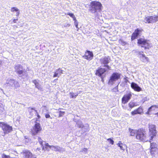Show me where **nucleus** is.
<instances>
[{
	"instance_id": "f257e3e1",
	"label": "nucleus",
	"mask_w": 158,
	"mask_h": 158,
	"mask_svg": "<svg viewBox=\"0 0 158 158\" xmlns=\"http://www.w3.org/2000/svg\"><path fill=\"white\" fill-rule=\"evenodd\" d=\"M110 60L109 57H105L100 60L101 63L104 64L105 67L99 69V77L101 78V81L103 82H104V78L108 73L109 70L111 69V67L107 64L109 63Z\"/></svg>"
},
{
	"instance_id": "f03ea898",
	"label": "nucleus",
	"mask_w": 158,
	"mask_h": 158,
	"mask_svg": "<svg viewBox=\"0 0 158 158\" xmlns=\"http://www.w3.org/2000/svg\"><path fill=\"white\" fill-rule=\"evenodd\" d=\"M0 127L3 131L2 136H4L6 134L11 132L13 131L12 127L4 122H0Z\"/></svg>"
},
{
	"instance_id": "7ed1b4c3",
	"label": "nucleus",
	"mask_w": 158,
	"mask_h": 158,
	"mask_svg": "<svg viewBox=\"0 0 158 158\" xmlns=\"http://www.w3.org/2000/svg\"><path fill=\"white\" fill-rule=\"evenodd\" d=\"M35 123L31 130L30 132L32 135H35L42 131V128L39 123L35 121Z\"/></svg>"
},
{
	"instance_id": "20e7f679",
	"label": "nucleus",
	"mask_w": 158,
	"mask_h": 158,
	"mask_svg": "<svg viewBox=\"0 0 158 158\" xmlns=\"http://www.w3.org/2000/svg\"><path fill=\"white\" fill-rule=\"evenodd\" d=\"M28 112H29V118H31L33 117L34 115L33 111H34L36 113V115L37 118H36L35 120L36 122L40 121L41 117L38 112L33 107H29L28 108Z\"/></svg>"
},
{
	"instance_id": "39448f33",
	"label": "nucleus",
	"mask_w": 158,
	"mask_h": 158,
	"mask_svg": "<svg viewBox=\"0 0 158 158\" xmlns=\"http://www.w3.org/2000/svg\"><path fill=\"white\" fill-rule=\"evenodd\" d=\"M6 86L11 87L14 86L15 88L20 87L18 81L13 79H8L7 80L6 82L4 84Z\"/></svg>"
},
{
	"instance_id": "423d86ee",
	"label": "nucleus",
	"mask_w": 158,
	"mask_h": 158,
	"mask_svg": "<svg viewBox=\"0 0 158 158\" xmlns=\"http://www.w3.org/2000/svg\"><path fill=\"white\" fill-rule=\"evenodd\" d=\"M149 129L150 135L149 136V142H151V140H152L154 137L156 135V131L155 125L152 124H149Z\"/></svg>"
},
{
	"instance_id": "0eeeda50",
	"label": "nucleus",
	"mask_w": 158,
	"mask_h": 158,
	"mask_svg": "<svg viewBox=\"0 0 158 158\" xmlns=\"http://www.w3.org/2000/svg\"><path fill=\"white\" fill-rule=\"evenodd\" d=\"M136 139L142 141H148V139H147L145 135V132L143 130H139L138 133L136 135Z\"/></svg>"
},
{
	"instance_id": "6e6552de",
	"label": "nucleus",
	"mask_w": 158,
	"mask_h": 158,
	"mask_svg": "<svg viewBox=\"0 0 158 158\" xmlns=\"http://www.w3.org/2000/svg\"><path fill=\"white\" fill-rule=\"evenodd\" d=\"M120 74L117 73H113L110 77L108 83L112 85L120 78Z\"/></svg>"
},
{
	"instance_id": "1a4fd4ad",
	"label": "nucleus",
	"mask_w": 158,
	"mask_h": 158,
	"mask_svg": "<svg viewBox=\"0 0 158 158\" xmlns=\"http://www.w3.org/2000/svg\"><path fill=\"white\" fill-rule=\"evenodd\" d=\"M158 20V16H148L145 17L144 19V22L145 23H152L156 22Z\"/></svg>"
},
{
	"instance_id": "9d476101",
	"label": "nucleus",
	"mask_w": 158,
	"mask_h": 158,
	"mask_svg": "<svg viewBox=\"0 0 158 158\" xmlns=\"http://www.w3.org/2000/svg\"><path fill=\"white\" fill-rule=\"evenodd\" d=\"M138 43L141 45L142 47H144L145 49H149L150 47L148 41L143 38H140L138 40Z\"/></svg>"
},
{
	"instance_id": "9b49d317",
	"label": "nucleus",
	"mask_w": 158,
	"mask_h": 158,
	"mask_svg": "<svg viewBox=\"0 0 158 158\" xmlns=\"http://www.w3.org/2000/svg\"><path fill=\"white\" fill-rule=\"evenodd\" d=\"M99 8V2L95 1L91 2L90 10L92 13H94Z\"/></svg>"
},
{
	"instance_id": "f8f14e48",
	"label": "nucleus",
	"mask_w": 158,
	"mask_h": 158,
	"mask_svg": "<svg viewBox=\"0 0 158 158\" xmlns=\"http://www.w3.org/2000/svg\"><path fill=\"white\" fill-rule=\"evenodd\" d=\"M82 57L85 59L90 61L92 60L93 57V54L92 52L87 50L85 52L84 55Z\"/></svg>"
},
{
	"instance_id": "ddd939ff",
	"label": "nucleus",
	"mask_w": 158,
	"mask_h": 158,
	"mask_svg": "<svg viewBox=\"0 0 158 158\" xmlns=\"http://www.w3.org/2000/svg\"><path fill=\"white\" fill-rule=\"evenodd\" d=\"M23 158H35L32 153L28 150H23L22 152Z\"/></svg>"
},
{
	"instance_id": "4468645a",
	"label": "nucleus",
	"mask_w": 158,
	"mask_h": 158,
	"mask_svg": "<svg viewBox=\"0 0 158 158\" xmlns=\"http://www.w3.org/2000/svg\"><path fill=\"white\" fill-rule=\"evenodd\" d=\"M23 66L20 64H17L15 66L14 68L16 73L18 75L23 74L26 71L23 69Z\"/></svg>"
},
{
	"instance_id": "2eb2a0df",
	"label": "nucleus",
	"mask_w": 158,
	"mask_h": 158,
	"mask_svg": "<svg viewBox=\"0 0 158 158\" xmlns=\"http://www.w3.org/2000/svg\"><path fill=\"white\" fill-rule=\"evenodd\" d=\"M132 96V93L131 92L124 95L122 98V103L125 104L127 102L131 99Z\"/></svg>"
},
{
	"instance_id": "dca6fc26",
	"label": "nucleus",
	"mask_w": 158,
	"mask_h": 158,
	"mask_svg": "<svg viewBox=\"0 0 158 158\" xmlns=\"http://www.w3.org/2000/svg\"><path fill=\"white\" fill-rule=\"evenodd\" d=\"M143 52H139L138 54L141 60L143 62H148L149 61V59L143 54Z\"/></svg>"
},
{
	"instance_id": "f3484780",
	"label": "nucleus",
	"mask_w": 158,
	"mask_h": 158,
	"mask_svg": "<svg viewBox=\"0 0 158 158\" xmlns=\"http://www.w3.org/2000/svg\"><path fill=\"white\" fill-rule=\"evenodd\" d=\"M142 30L137 29L135 30V32L133 33L131 35V40H133L135 39L142 32Z\"/></svg>"
},
{
	"instance_id": "a211bd4d",
	"label": "nucleus",
	"mask_w": 158,
	"mask_h": 158,
	"mask_svg": "<svg viewBox=\"0 0 158 158\" xmlns=\"http://www.w3.org/2000/svg\"><path fill=\"white\" fill-rule=\"evenodd\" d=\"M131 87L135 91L139 92L142 90L141 88L136 83L132 82L131 84Z\"/></svg>"
},
{
	"instance_id": "6ab92c4d",
	"label": "nucleus",
	"mask_w": 158,
	"mask_h": 158,
	"mask_svg": "<svg viewBox=\"0 0 158 158\" xmlns=\"http://www.w3.org/2000/svg\"><path fill=\"white\" fill-rule=\"evenodd\" d=\"M6 113L5 105L2 103H0V115H3Z\"/></svg>"
},
{
	"instance_id": "aec40b11",
	"label": "nucleus",
	"mask_w": 158,
	"mask_h": 158,
	"mask_svg": "<svg viewBox=\"0 0 158 158\" xmlns=\"http://www.w3.org/2000/svg\"><path fill=\"white\" fill-rule=\"evenodd\" d=\"M32 82L35 84V87L39 89H41V85L39 83L40 81L38 79H35L32 81Z\"/></svg>"
},
{
	"instance_id": "412c9836",
	"label": "nucleus",
	"mask_w": 158,
	"mask_h": 158,
	"mask_svg": "<svg viewBox=\"0 0 158 158\" xmlns=\"http://www.w3.org/2000/svg\"><path fill=\"white\" fill-rule=\"evenodd\" d=\"M117 145L118 147L120 148V149L123 150V151H124L125 148L127 147L126 145L122 143L120 141L117 143Z\"/></svg>"
},
{
	"instance_id": "4be33fe9",
	"label": "nucleus",
	"mask_w": 158,
	"mask_h": 158,
	"mask_svg": "<svg viewBox=\"0 0 158 158\" xmlns=\"http://www.w3.org/2000/svg\"><path fill=\"white\" fill-rule=\"evenodd\" d=\"M129 131L130 132L131 135L134 136L136 134V135H137L138 131V130H135L131 129V128H129Z\"/></svg>"
},
{
	"instance_id": "5701e85b",
	"label": "nucleus",
	"mask_w": 158,
	"mask_h": 158,
	"mask_svg": "<svg viewBox=\"0 0 158 158\" xmlns=\"http://www.w3.org/2000/svg\"><path fill=\"white\" fill-rule=\"evenodd\" d=\"M10 11L13 12L15 11L18 12L16 15L17 16H18L19 14V10L16 7H14L11 8Z\"/></svg>"
},
{
	"instance_id": "b1692460",
	"label": "nucleus",
	"mask_w": 158,
	"mask_h": 158,
	"mask_svg": "<svg viewBox=\"0 0 158 158\" xmlns=\"http://www.w3.org/2000/svg\"><path fill=\"white\" fill-rule=\"evenodd\" d=\"M157 147V145L155 143H151L150 148L151 151H154Z\"/></svg>"
},
{
	"instance_id": "393cba45",
	"label": "nucleus",
	"mask_w": 158,
	"mask_h": 158,
	"mask_svg": "<svg viewBox=\"0 0 158 158\" xmlns=\"http://www.w3.org/2000/svg\"><path fill=\"white\" fill-rule=\"evenodd\" d=\"M69 94L70 95V97L71 98H75L78 96V93L70 92Z\"/></svg>"
},
{
	"instance_id": "a878e982",
	"label": "nucleus",
	"mask_w": 158,
	"mask_h": 158,
	"mask_svg": "<svg viewBox=\"0 0 158 158\" xmlns=\"http://www.w3.org/2000/svg\"><path fill=\"white\" fill-rule=\"evenodd\" d=\"M128 105L130 108H132L134 107L138 106V105L136 103L131 102L129 103Z\"/></svg>"
},
{
	"instance_id": "bb28decb",
	"label": "nucleus",
	"mask_w": 158,
	"mask_h": 158,
	"mask_svg": "<svg viewBox=\"0 0 158 158\" xmlns=\"http://www.w3.org/2000/svg\"><path fill=\"white\" fill-rule=\"evenodd\" d=\"M52 147L55 148V147L52 145H50L48 143H45V146L42 147V149L43 150H44L45 149H47L48 148L51 149Z\"/></svg>"
},
{
	"instance_id": "cd10ccee",
	"label": "nucleus",
	"mask_w": 158,
	"mask_h": 158,
	"mask_svg": "<svg viewBox=\"0 0 158 158\" xmlns=\"http://www.w3.org/2000/svg\"><path fill=\"white\" fill-rule=\"evenodd\" d=\"M138 114H141L143 113V109L142 107L140 106L137 109Z\"/></svg>"
},
{
	"instance_id": "c85d7f7f",
	"label": "nucleus",
	"mask_w": 158,
	"mask_h": 158,
	"mask_svg": "<svg viewBox=\"0 0 158 158\" xmlns=\"http://www.w3.org/2000/svg\"><path fill=\"white\" fill-rule=\"evenodd\" d=\"M158 108V105H153L149 108V110H154Z\"/></svg>"
},
{
	"instance_id": "c756f323",
	"label": "nucleus",
	"mask_w": 158,
	"mask_h": 158,
	"mask_svg": "<svg viewBox=\"0 0 158 158\" xmlns=\"http://www.w3.org/2000/svg\"><path fill=\"white\" fill-rule=\"evenodd\" d=\"M68 15H69L70 16L73 18V20L75 21L76 22L77 21L76 19V17L72 13H69L67 14Z\"/></svg>"
},
{
	"instance_id": "7c9ffc66",
	"label": "nucleus",
	"mask_w": 158,
	"mask_h": 158,
	"mask_svg": "<svg viewBox=\"0 0 158 158\" xmlns=\"http://www.w3.org/2000/svg\"><path fill=\"white\" fill-rule=\"evenodd\" d=\"M119 43L123 45H125L127 44V43L123 40L122 39H120L119 40Z\"/></svg>"
},
{
	"instance_id": "2f4dec72",
	"label": "nucleus",
	"mask_w": 158,
	"mask_h": 158,
	"mask_svg": "<svg viewBox=\"0 0 158 158\" xmlns=\"http://www.w3.org/2000/svg\"><path fill=\"white\" fill-rule=\"evenodd\" d=\"M59 117H62L64 114L65 112L63 111H59Z\"/></svg>"
},
{
	"instance_id": "473e14b6",
	"label": "nucleus",
	"mask_w": 158,
	"mask_h": 158,
	"mask_svg": "<svg viewBox=\"0 0 158 158\" xmlns=\"http://www.w3.org/2000/svg\"><path fill=\"white\" fill-rule=\"evenodd\" d=\"M131 114L132 115H134L135 114H138V110L137 109H135L133 111H132L131 112Z\"/></svg>"
},
{
	"instance_id": "72a5a7b5",
	"label": "nucleus",
	"mask_w": 158,
	"mask_h": 158,
	"mask_svg": "<svg viewBox=\"0 0 158 158\" xmlns=\"http://www.w3.org/2000/svg\"><path fill=\"white\" fill-rule=\"evenodd\" d=\"M107 140L111 144L113 145L114 144V141L111 138H109L107 139Z\"/></svg>"
},
{
	"instance_id": "f704fd0d",
	"label": "nucleus",
	"mask_w": 158,
	"mask_h": 158,
	"mask_svg": "<svg viewBox=\"0 0 158 158\" xmlns=\"http://www.w3.org/2000/svg\"><path fill=\"white\" fill-rule=\"evenodd\" d=\"M57 71L59 72L60 74L63 73V70L60 68L57 70Z\"/></svg>"
},
{
	"instance_id": "c9c22d12",
	"label": "nucleus",
	"mask_w": 158,
	"mask_h": 158,
	"mask_svg": "<svg viewBox=\"0 0 158 158\" xmlns=\"http://www.w3.org/2000/svg\"><path fill=\"white\" fill-rule=\"evenodd\" d=\"M18 20V19H13V20H12V22L11 23H16L17 22V21Z\"/></svg>"
},
{
	"instance_id": "e433bc0d",
	"label": "nucleus",
	"mask_w": 158,
	"mask_h": 158,
	"mask_svg": "<svg viewBox=\"0 0 158 158\" xmlns=\"http://www.w3.org/2000/svg\"><path fill=\"white\" fill-rule=\"evenodd\" d=\"M58 73H57L56 72H55L54 73V74L53 75V77H59V76H58Z\"/></svg>"
},
{
	"instance_id": "4c0bfd02",
	"label": "nucleus",
	"mask_w": 158,
	"mask_h": 158,
	"mask_svg": "<svg viewBox=\"0 0 158 158\" xmlns=\"http://www.w3.org/2000/svg\"><path fill=\"white\" fill-rule=\"evenodd\" d=\"M88 151V149L86 148H84L81 151L82 152H86Z\"/></svg>"
},
{
	"instance_id": "58836bf2",
	"label": "nucleus",
	"mask_w": 158,
	"mask_h": 158,
	"mask_svg": "<svg viewBox=\"0 0 158 158\" xmlns=\"http://www.w3.org/2000/svg\"><path fill=\"white\" fill-rule=\"evenodd\" d=\"M50 115L48 114H45V117L46 118H48L50 117Z\"/></svg>"
},
{
	"instance_id": "ea45409f",
	"label": "nucleus",
	"mask_w": 158,
	"mask_h": 158,
	"mask_svg": "<svg viewBox=\"0 0 158 158\" xmlns=\"http://www.w3.org/2000/svg\"><path fill=\"white\" fill-rule=\"evenodd\" d=\"M127 77H124V81L125 82V83H126L128 81V79H127Z\"/></svg>"
},
{
	"instance_id": "a19ab883",
	"label": "nucleus",
	"mask_w": 158,
	"mask_h": 158,
	"mask_svg": "<svg viewBox=\"0 0 158 158\" xmlns=\"http://www.w3.org/2000/svg\"><path fill=\"white\" fill-rule=\"evenodd\" d=\"M38 142H39V143L40 142H41L43 140H42V139H41V138L40 137H38Z\"/></svg>"
},
{
	"instance_id": "79ce46f5",
	"label": "nucleus",
	"mask_w": 158,
	"mask_h": 158,
	"mask_svg": "<svg viewBox=\"0 0 158 158\" xmlns=\"http://www.w3.org/2000/svg\"><path fill=\"white\" fill-rule=\"evenodd\" d=\"M43 142H44V141L43 140L41 142H40V143H39L40 144L42 147L43 146Z\"/></svg>"
},
{
	"instance_id": "37998d69",
	"label": "nucleus",
	"mask_w": 158,
	"mask_h": 158,
	"mask_svg": "<svg viewBox=\"0 0 158 158\" xmlns=\"http://www.w3.org/2000/svg\"><path fill=\"white\" fill-rule=\"evenodd\" d=\"M75 25L77 28H78V23L77 22H75Z\"/></svg>"
},
{
	"instance_id": "c03bdc74",
	"label": "nucleus",
	"mask_w": 158,
	"mask_h": 158,
	"mask_svg": "<svg viewBox=\"0 0 158 158\" xmlns=\"http://www.w3.org/2000/svg\"><path fill=\"white\" fill-rule=\"evenodd\" d=\"M99 12L100 11V10L101 9V7L102 6V4L99 2Z\"/></svg>"
},
{
	"instance_id": "a18cd8bd",
	"label": "nucleus",
	"mask_w": 158,
	"mask_h": 158,
	"mask_svg": "<svg viewBox=\"0 0 158 158\" xmlns=\"http://www.w3.org/2000/svg\"><path fill=\"white\" fill-rule=\"evenodd\" d=\"M151 111V110H150V111L149 110V108H148V111L146 113V114H149L150 112Z\"/></svg>"
},
{
	"instance_id": "49530a36",
	"label": "nucleus",
	"mask_w": 158,
	"mask_h": 158,
	"mask_svg": "<svg viewBox=\"0 0 158 158\" xmlns=\"http://www.w3.org/2000/svg\"><path fill=\"white\" fill-rule=\"evenodd\" d=\"M98 74H99V70H97L96 72V74L98 75Z\"/></svg>"
},
{
	"instance_id": "de8ad7c7",
	"label": "nucleus",
	"mask_w": 158,
	"mask_h": 158,
	"mask_svg": "<svg viewBox=\"0 0 158 158\" xmlns=\"http://www.w3.org/2000/svg\"><path fill=\"white\" fill-rule=\"evenodd\" d=\"M114 89H115L117 90V91H118V90L117 89H117V86H116V87H115V88Z\"/></svg>"
},
{
	"instance_id": "09e8293b",
	"label": "nucleus",
	"mask_w": 158,
	"mask_h": 158,
	"mask_svg": "<svg viewBox=\"0 0 158 158\" xmlns=\"http://www.w3.org/2000/svg\"><path fill=\"white\" fill-rule=\"evenodd\" d=\"M58 80V79H57V78L56 79H55V80H54V81H55V80Z\"/></svg>"
},
{
	"instance_id": "8fccbe9b",
	"label": "nucleus",
	"mask_w": 158,
	"mask_h": 158,
	"mask_svg": "<svg viewBox=\"0 0 158 158\" xmlns=\"http://www.w3.org/2000/svg\"><path fill=\"white\" fill-rule=\"evenodd\" d=\"M145 101V100H144V101H143V102H144Z\"/></svg>"
},
{
	"instance_id": "3c124183",
	"label": "nucleus",
	"mask_w": 158,
	"mask_h": 158,
	"mask_svg": "<svg viewBox=\"0 0 158 158\" xmlns=\"http://www.w3.org/2000/svg\"><path fill=\"white\" fill-rule=\"evenodd\" d=\"M113 112H112V114H113Z\"/></svg>"
}]
</instances>
